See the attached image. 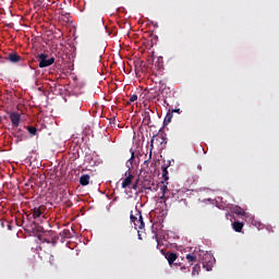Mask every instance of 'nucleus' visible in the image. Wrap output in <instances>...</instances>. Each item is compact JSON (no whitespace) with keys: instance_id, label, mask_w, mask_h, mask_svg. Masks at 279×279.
<instances>
[{"instance_id":"obj_31","label":"nucleus","mask_w":279,"mask_h":279,"mask_svg":"<svg viewBox=\"0 0 279 279\" xmlns=\"http://www.w3.org/2000/svg\"><path fill=\"white\" fill-rule=\"evenodd\" d=\"M165 90H166V88L161 89V95H165Z\"/></svg>"},{"instance_id":"obj_9","label":"nucleus","mask_w":279,"mask_h":279,"mask_svg":"<svg viewBox=\"0 0 279 279\" xmlns=\"http://www.w3.org/2000/svg\"><path fill=\"white\" fill-rule=\"evenodd\" d=\"M185 259L187 260L190 267L197 263V253H190L185 255Z\"/></svg>"},{"instance_id":"obj_19","label":"nucleus","mask_w":279,"mask_h":279,"mask_svg":"<svg viewBox=\"0 0 279 279\" xmlns=\"http://www.w3.org/2000/svg\"><path fill=\"white\" fill-rule=\"evenodd\" d=\"M203 267L206 271H210L213 269V264L210 262H203Z\"/></svg>"},{"instance_id":"obj_25","label":"nucleus","mask_w":279,"mask_h":279,"mask_svg":"<svg viewBox=\"0 0 279 279\" xmlns=\"http://www.w3.org/2000/svg\"><path fill=\"white\" fill-rule=\"evenodd\" d=\"M172 112H178V114H181V113H182V110H180V109H174V110H172Z\"/></svg>"},{"instance_id":"obj_5","label":"nucleus","mask_w":279,"mask_h":279,"mask_svg":"<svg viewBox=\"0 0 279 279\" xmlns=\"http://www.w3.org/2000/svg\"><path fill=\"white\" fill-rule=\"evenodd\" d=\"M143 189H145V191H151L154 193H156V191H158V184H156V182H154V180H144V182L142 183Z\"/></svg>"},{"instance_id":"obj_24","label":"nucleus","mask_w":279,"mask_h":279,"mask_svg":"<svg viewBox=\"0 0 279 279\" xmlns=\"http://www.w3.org/2000/svg\"><path fill=\"white\" fill-rule=\"evenodd\" d=\"M181 271L186 272V271H191V269L189 267H186V266H182L181 267Z\"/></svg>"},{"instance_id":"obj_8","label":"nucleus","mask_w":279,"mask_h":279,"mask_svg":"<svg viewBox=\"0 0 279 279\" xmlns=\"http://www.w3.org/2000/svg\"><path fill=\"white\" fill-rule=\"evenodd\" d=\"M166 258L170 265V267L178 266V263H175L178 260V254L175 253H167L166 254Z\"/></svg>"},{"instance_id":"obj_4","label":"nucleus","mask_w":279,"mask_h":279,"mask_svg":"<svg viewBox=\"0 0 279 279\" xmlns=\"http://www.w3.org/2000/svg\"><path fill=\"white\" fill-rule=\"evenodd\" d=\"M9 119L12 123L13 130L19 129V125H21V113L19 112H11L9 113Z\"/></svg>"},{"instance_id":"obj_29","label":"nucleus","mask_w":279,"mask_h":279,"mask_svg":"<svg viewBox=\"0 0 279 279\" xmlns=\"http://www.w3.org/2000/svg\"><path fill=\"white\" fill-rule=\"evenodd\" d=\"M155 239H156V241H157V247H159L160 243L158 242V236L155 235Z\"/></svg>"},{"instance_id":"obj_10","label":"nucleus","mask_w":279,"mask_h":279,"mask_svg":"<svg viewBox=\"0 0 279 279\" xmlns=\"http://www.w3.org/2000/svg\"><path fill=\"white\" fill-rule=\"evenodd\" d=\"M80 184L81 186H88L90 184V175L89 174L81 175Z\"/></svg>"},{"instance_id":"obj_3","label":"nucleus","mask_w":279,"mask_h":279,"mask_svg":"<svg viewBox=\"0 0 279 279\" xmlns=\"http://www.w3.org/2000/svg\"><path fill=\"white\" fill-rule=\"evenodd\" d=\"M157 142V143H160V145H162V143L165 145H167V140L165 138V136H153L151 140H150V151H149V157L147 160L144 161V165H146V167L149 166V159L151 158V151L154 150V142Z\"/></svg>"},{"instance_id":"obj_28","label":"nucleus","mask_w":279,"mask_h":279,"mask_svg":"<svg viewBox=\"0 0 279 279\" xmlns=\"http://www.w3.org/2000/svg\"><path fill=\"white\" fill-rule=\"evenodd\" d=\"M133 189H134V191H136V189H138V184L135 183V184L133 185Z\"/></svg>"},{"instance_id":"obj_23","label":"nucleus","mask_w":279,"mask_h":279,"mask_svg":"<svg viewBox=\"0 0 279 279\" xmlns=\"http://www.w3.org/2000/svg\"><path fill=\"white\" fill-rule=\"evenodd\" d=\"M134 160V151L131 153V158L128 160L130 165H132V161Z\"/></svg>"},{"instance_id":"obj_11","label":"nucleus","mask_w":279,"mask_h":279,"mask_svg":"<svg viewBox=\"0 0 279 279\" xmlns=\"http://www.w3.org/2000/svg\"><path fill=\"white\" fill-rule=\"evenodd\" d=\"M132 180H134V175H132L129 172V175L122 182V189H128V186H130V184H132Z\"/></svg>"},{"instance_id":"obj_21","label":"nucleus","mask_w":279,"mask_h":279,"mask_svg":"<svg viewBox=\"0 0 279 279\" xmlns=\"http://www.w3.org/2000/svg\"><path fill=\"white\" fill-rule=\"evenodd\" d=\"M63 236H65L66 239H71V231L69 229H64Z\"/></svg>"},{"instance_id":"obj_18","label":"nucleus","mask_w":279,"mask_h":279,"mask_svg":"<svg viewBox=\"0 0 279 279\" xmlns=\"http://www.w3.org/2000/svg\"><path fill=\"white\" fill-rule=\"evenodd\" d=\"M2 228H8V230H12V222L8 221V220H3L1 222Z\"/></svg>"},{"instance_id":"obj_27","label":"nucleus","mask_w":279,"mask_h":279,"mask_svg":"<svg viewBox=\"0 0 279 279\" xmlns=\"http://www.w3.org/2000/svg\"><path fill=\"white\" fill-rule=\"evenodd\" d=\"M138 232V239H140V241H143V236H142V234H141V231H137Z\"/></svg>"},{"instance_id":"obj_7","label":"nucleus","mask_w":279,"mask_h":279,"mask_svg":"<svg viewBox=\"0 0 279 279\" xmlns=\"http://www.w3.org/2000/svg\"><path fill=\"white\" fill-rule=\"evenodd\" d=\"M45 213V206L35 207L31 210L33 219H38Z\"/></svg>"},{"instance_id":"obj_22","label":"nucleus","mask_w":279,"mask_h":279,"mask_svg":"<svg viewBox=\"0 0 279 279\" xmlns=\"http://www.w3.org/2000/svg\"><path fill=\"white\" fill-rule=\"evenodd\" d=\"M138 99V96L137 95H132L131 97H130V102L131 104H134V101H136Z\"/></svg>"},{"instance_id":"obj_20","label":"nucleus","mask_w":279,"mask_h":279,"mask_svg":"<svg viewBox=\"0 0 279 279\" xmlns=\"http://www.w3.org/2000/svg\"><path fill=\"white\" fill-rule=\"evenodd\" d=\"M171 119H173V114L168 113L165 118V123H171Z\"/></svg>"},{"instance_id":"obj_15","label":"nucleus","mask_w":279,"mask_h":279,"mask_svg":"<svg viewBox=\"0 0 279 279\" xmlns=\"http://www.w3.org/2000/svg\"><path fill=\"white\" fill-rule=\"evenodd\" d=\"M26 130L31 136H36V134H38V129H36V126L28 125L26 126Z\"/></svg>"},{"instance_id":"obj_26","label":"nucleus","mask_w":279,"mask_h":279,"mask_svg":"<svg viewBox=\"0 0 279 279\" xmlns=\"http://www.w3.org/2000/svg\"><path fill=\"white\" fill-rule=\"evenodd\" d=\"M43 241H44V243H51V240L46 239V238H44Z\"/></svg>"},{"instance_id":"obj_1","label":"nucleus","mask_w":279,"mask_h":279,"mask_svg":"<svg viewBox=\"0 0 279 279\" xmlns=\"http://www.w3.org/2000/svg\"><path fill=\"white\" fill-rule=\"evenodd\" d=\"M131 222L134 223L135 228L138 230H145V221H143V214L138 208L135 207L134 210H131L130 214Z\"/></svg>"},{"instance_id":"obj_6","label":"nucleus","mask_w":279,"mask_h":279,"mask_svg":"<svg viewBox=\"0 0 279 279\" xmlns=\"http://www.w3.org/2000/svg\"><path fill=\"white\" fill-rule=\"evenodd\" d=\"M9 62H12V64H19L21 60H23V57L16 52H10L8 57L5 58Z\"/></svg>"},{"instance_id":"obj_16","label":"nucleus","mask_w":279,"mask_h":279,"mask_svg":"<svg viewBox=\"0 0 279 279\" xmlns=\"http://www.w3.org/2000/svg\"><path fill=\"white\" fill-rule=\"evenodd\" d=\"M202 269V266H199V264H196L193 269H192V276L195 277V276H199V271Z\"/></svg>"},{"instance_id":"obj_17","label":"nucleus","mask_w":279,"mask_h":279,"mask_svg":"<svg viewBox=\"0 0 279 279\" xmlns=\"http://www.w3.org/2000/svg\"><path fill=\"white\" fill-rule=\"evenodd\" d=\"M233 213L235 215H239L240 217H243V215H245V210H243V208H241V207H235Z\"/></svg>"},{"instance_id":"obj_33","label":"nucleus","mask_w":279,"mask_h":279,"mask_svg":"<svg viewBox=\"0 0 279 279\" xmlns=\"http://www.w3.org/2000/svg\"><path fill=\"white\" fill-rule=\"evenodd\" d=\"M208 257H210V255H208V254H205V258H208Z\"/></svg>"},{"instance_id":"obj_30","label":"nucleus","mask_w":279,"mask_h":279,"mask_svg":"<svg viewBox=\"0 0 279 279\" xmlns=\"http://www.w3.org/2000/svg\"><path fill=\"white\" fill-rule=\"evenodd\" d=\"M21 132H22L21 129H17L16 134H21Z\"/></svg>"},{"instance_id":"obj_13","label":"nucleus","mask_w":279,"mask_h":279,"mask_svg":"<svg viewBox=\"0 0 279 279\" xmlns=\"http://www.w3.org/2000/svg\"><path fill=\"white\" fill-rule=\"evenodd\" d=\"M160 191H161V196H160V199H167V193H169V189H167V185H162L160 187Z\"/></svg>"},{"instance_id":"obj_2","label":"nucleus","mask_w":279,"mask_h":279,"mask_svg":"<svg viewBox=\"0 0 279 279\" xmlns=\"http://www.w3.org/2000/svg\"><path fill=\"white\" fill-rule=\"evenodd\" d=\"M49 54L47 53H40L38 54V60H39V69H46V66H51L53 62H56V58L51 57L50 59Z\"/></svg>"},{"instance_id":"obj_32","label":"nucleus","mask_w":279,"mask_h":279,"mask_svg":"<svg viewBox=\"0 0 279 279\" xmlns=\"http://www.w3.org/2000/svg\"><path fill=\"white\" fill-rule=\"evenodd\" d=\"M17 136H19L20 141H23V137L21 135H17Z\"/></svg>"},{"instance_id":"obj_12","label":"nucleus","mask_w":279,"mask_h":279,"mask_svg":"<svg viewBox=\"0 0 279 279\" xmlns=\"http://www.w3.org/2000/svg\"><path fill=\"white\" fill-rule=\"evenodd\" d=\"M169 166H162L161 167V171H162V178L165 180V182H167V180H169Z\"/></svg>"},{"instance_id":"obj_14","label":"nucleus","mask_w":279,"mask_h":279,"mask_svg":"<svg viewBox=\"0 0 279 279\" xmlns=\"http://www.w3.org/2000/svg\"><path fill=\"white\" fill-rule=\"evenodd\" d=\"M232 228L235 232H241V230H243V223L235 221L232 223Z\"/></svg>"}]
</instances>
